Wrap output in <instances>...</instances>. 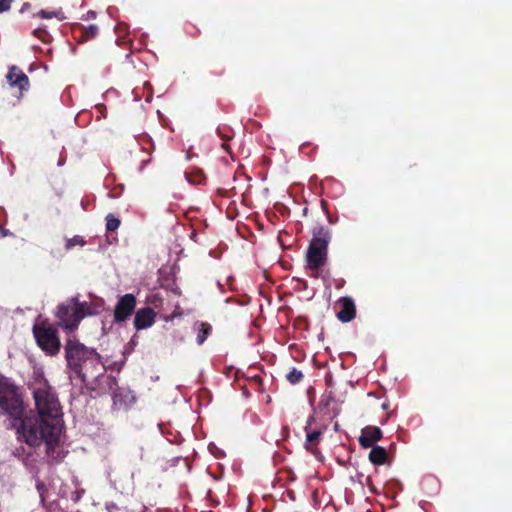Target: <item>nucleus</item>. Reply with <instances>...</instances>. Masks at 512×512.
Listing matches in <instances>:
<instances>
[{"instance_id":"423d86ee","label":"nucleus","mask_w":512,"mask_h":512,"mask_svg":"<svg viewBox=\"0 0 512 512\" xmlns=\"http://www.w3.org/2000/svg\"><path fill=\"white\" fill-rule=\"evenodd\" d=\"M315 422L314 416H309L306 426L304 428L306 432V439L304 443V448L306 451L315 456V458L319 459L321 456V452L318 448V445L321 442L322 435L326 430V427L311 429L312 424Z\"/></svg>"},{"instance_id":"4be33fe9","label":"nucleus","mask_w":512,"mask_h":512,"mask_svg":"<svg viewBox=\"0 0 512 512\" xmlns=\"http://www.w3.org/2000/svg\"><path fill=\"white\" fill-rule=\"evenodd\" d=\"M13 0H0V13L7 12L11 9Z\"/></svg>"},{"instance_id":"5701e85b","label":"nucleus","mask_w":512,"mask_h":512,"mask_svg":"<svg viewBox=\"0 0 512 512\" xmlns=\"http://www.w3.org/2000/svg\"><path fill=\"white\" fill-rule=\"evenodd\" d=\"M366 486L369 488V490L373 493V494H377L378 491H377V488L375 487L374 483H373V480L371 478V476H368L366 478V482H365Z\"/></svg>"},{"instance_id":"2eb2a0df","label":"nucleus","mask_w":512,"mask_h":512,"mask_svg":"<svg viewBox=\"0 0 512 512\" xmlns=\"http://www.w3.org/2000/svg\"><path fill=\"white\" fill-rule=\"evenodd\" d=\"M33 17H39L42 19H51V18H57L59 21H63L66 19V16L64 15L63 11L61 9L54 10V11H48L45 9H42L35 13Z\"/></svg>"},{"instance_id":"9d476101","label":"nucleus","mask_w":512,"mask_h":512,"mask_svg":"<svg viewBox=\"0 0 512 512\" xmlns=\"http://www.w3.org/2000/svg\"><path fill=\"white\" fill-rule=\"evenodd\" d=\"M156 313L151 307L140 308L134 317V327L136 330H143L151 327L155 323Z\"/></svg>"},{"instance_id":"a211bd4d","label":"nucleus","mask_w":512,"mask_h":512,"mask_svg":"<svg viewBox=\"0 0 512 512\" xmlns=\"http://www.w3.org/2000/svg\"><path fill=\"white\" fill-rule=\"evenodd\" d=\"M120 224V219L115 217L113 214H108L106 216V230L108 232H114L119 228Z\"/></svg>"},{"instance_id":"7ed1b4c3","label":"nucleus","mask_w":512,"mask_h":512,"mask_svg":"<svg viewBox=\"0 0 512 512\" xmlns=\"http://www.w3.org/2000/svg\"><path fill=\"white\" fill-rule=\"evenodd\" d=\"M312 235L306 253V267L310 270L311 277L318 278L321 268L327 262L331 232L323 226H317L313 229Z\"/></svg>"},{"instance_id":"f8f14e48","label":"nucleus","mask_w":512,"mask_h":512,"mask_svg":"<svg viewBox=\"0 0 512 512\" xmlns=\"http://www.w3.org/2000/svg\"><path fill=\"white\" fill-rule=\"evenodd\" d=\"M338 303L340 310L337 312V318L343 323L353 320L356 314L354 301L349 297H342Z\"/></svg>"},{"instance_id":"39448f33","label":"nucleus","mask_w":512,"mask_h":512,"mask_svg":"<svg viewBox=\"0 0 512 512\" xmlns=\"http://www.w3.org/2000/svg\"><path fill=\"white\" fill-rule=\"evenodd\" d=\"M33 335L37 345L49 356H56L61 348L58 331L46 322L33 326Z\"/></svg>"},{"instance_id":"f3484780","label":"nucleus","mask_w":512,"mask_h":512,"mask_svg":"<svg viewBox=\"0 0 512 512\" xmlns=\"http://www.w3.org/2000/svg\"><path fill=\"white\" fill-rule=\"evenodd\" d=\"M304 378V375L302 371L298 370L297 368H292L287 374L286 379L287 381L292 384H298L300 383Z\"/></svg>"},{"instance_id":"dca6fc26","label":"nucleus","mask_w":512,"mask_h":512,"mask_svg":"<svg viewBox=\"0 0 512 512\" xmlns=\"http://www.w3.org/2000/svg\"><path fill=\"white\" fill-rule=\"evenodd\" d=\"M211 332V325L209 323L202 322L198 329V334L196 338L197 344L202 345L206 341Z\"/></svg>"},{"instance_id":"393cba45","label":"nucleus","mask_w":512,"mask_h":512,"mask_svg":"<svg viewBox=\"0 0 512 512\" xmlns=\"http://www.w3.org/2000/svg\"><path fill=\"white\" fill-rule=\"evenodd\" d=\"M96 17V12L93 11V10H89L84 16H83V19L85 20H89V19H93Z\"/></svg>"},{"instance_id":"a878e982","label":"nucleus","mask_w":512,"mask_h":512,"mask_svg":"<svg viewBox=\"0 0 512 512\" xmlns=\"http://www.w3.org/2000/svg\"><path fill=\"white\" fill-rule=\"evenodd\" d=\"M321 207L323 208V210H326L327 202L325 200H321Z\"/></svg>"},{"instance_id":"b1692460","label":"nucleus","mask_w":512,"mask_h":512,"mask_svg":"<svg viewBox=\"0 0 512 512\" xmlns=\"http://www.w3.org/2000/svg\"><path fill=\"white\" fill-rule=\"evenodd\" d=\"M217 133L220 135V137H222L223 139H225V141L222 143V148L226 151L229 150V144L227 143V140L230 139V137H224L222 136V134L220 133V129H217Z\"/></svg>"},{"instance_id":"ddd939ff","label":"nucleus","mask_w":512,"mask_h":512,"mask_svg":"<svg viewBox=\"0 0 512 512\" xmlns=\"http://www.w3.org/2000/svg\"><path fill=\"white\" fill-rule=\"evenodd\" d=\"M369 453V461L376 466L384 465L388 460V453L384 447L372 446Z\"/></svg>"},{"instance_id":"f03ea898","label":"nucleus","mask_w":512,"mask_h":512,"mask_svg":"<svg viewBox=\"0 0 512 512\" xmlns=\"http://www.w3.org/2000/svg\"><path fill=\"white\" fill-rule=\"evenodd\" d=\"M65 359L67 367L81 379L82 382L87 380V366H97L100 364V355L93 348L86 347L79 340L73 338L68 339L64 346Z\"/></svg>"},{"instance_id":"f257e3e1","label":"nucleus","mask_w":512,"mask_h":512,"mask_svg":"<svg viewBox=\"0 0 512 512\" xmlns=\"http://www.w3.org/2000/svg\"><path fill=\"white\" fill-rule=\"evenodd\" d=\"M33 397L37 415H25L17 388L6 380H0V408L11 417V427L16 430L18 439L30 447L44 443L47 455L60 461L64 458L59 450L63 430L60 402L46 382L34 389Z\"/></svg>"},{"instance_id":"1a4fd4ad","label":"nucleus","mask_w":512,"mask_h":512,"mask_svg":"<svg viewBox=\"0 0 512 512\" xmlns=\"http://www.w3.org/2000/svg\"><path fill=\"white\" fill-rule=\"evenodd\" d=\"M383 437L382 430L377 426L368 425L361 430V435L358 439L362 448H370L374 443L381 440Z\"/></svg>"},{"instance_id":"4468645a","label":"nucleus","mask_w":512,"mask_h":512,"mask_svg":"<svg viewBox=\"0 0 512 512\" xmlns=\"http://www.w3.org/2000/svg\"><path fill=\"white\" fill-rule=\"evenodd\" d=\"M129 396H130V392L127 389L117 387L116 389L113 390V393H112V399H113L114 406L119 407V408L126 407L128 404L127 398Z\"/></svg>"},{"instance_id":"aec40b11","label":"nucleus","mask_w":512,"mask_h":512,"mask_svg":"<svg viewBox=\"0 0 512 512\" xmlns=\"http://www.w3.org/2000/svg\"><path fill=\"white\" fill-rule=\"evenodd\" d=\"M32 34L43 42H47L48 38H50L49 33L44 27L34 29Z\"/></svg>"},{"instance_id":"6e6552de","label":"nucleus","mask_w":512,"mask_h":512,"mask_svg":"<svg viewBox=\"0 0 512 512\" xmlns=\"http://www.w3.org/2000/svg\"><path fill=\"white\" fill-rule=\"evenodd\" d=\"M71 29L75 40L79 44L93 40L99 33V27L96 24L86 26L81 23H73Z\"/></svg>"},{"instance_id":"9b49d317","label":"nucleus","mask_w":512,"mask_h":512,"mask_svg":"<svg viewBox=\"0 0 512 512\" xmlns=\"http://www.w3.org/2000/svg\"><path fill=\"white\" fill-rule=\"evenodd\" d=\"M6 78L8 83L13 87H18L21 93L29 88L28 76L17 66L10 67Z\"/></svg>"},{"instance_id":"20e7f679","label":"nucleus","mask_w":512,"mask_h":512,"mask_svg":"<svg viewBox=\"0 0 512 512\" xmlns=\"http://www.w3.org/2000/svg\"><path fill=\"white\" fill-rule=\"evenodd\" d=\"M98 313L95 304L81 302L78 297H72L58 305L56 316L66 329L75 330L83 318Z\"/></svg>"},{"instance_id":"6ab92c4d","label":"nucleus","mask_w":512,"mask_h":512,"mask_svg":"<svg viewBox=\"0 0 512 512\" xmlns=\"http://www.w3.org/2000/svg\"><path fill=\"white\" fill-rule=\"evenodd\" d=\"M76 245L84 246L85 245V240L81 236L76 235V236H74V237H72L70 239H67L66 244H65V248L67 250H70V249H72Z\"/></svg>"},{"instance_id":"0eeeda50","label":"nucleus","mask_w":512,"mask_h":512,"mask_svg":"<svg viewBox=\"0 0 512 512\" xmlns=\"http://www.w3.org/2000/svg\"><path fill=\"white\" fill-rule=\"evenodd\" d=\"M136 303V297L131 293L121 296L114 309V321H126L135 310Z\"/></svg>"},{"instance_id":"bb28decb","label":"nucleus","mask_w":512,"mask_h":512,"mask_svg":"<svg viewBox=\"0 0 512 512\" xmlns=\"http://www.w3.org/2000/svg\"><path fill=\"white\" fill-rule=\"evenodd\" d=\"M30 6L29 3H25L23 6H22V9H21V12L24 11V9H28V7Z\"/></svg>"},{"instance_id":"412c9836","label":"nucleus","mask_w":512,"mask_h":512,"mask_svg":"<svg viewBox=\"0 0 512 512\" xmlns=\"http://www.w3.org/2000/svg\"><path fill=\"white\" fill-rule=\"evenodd\" d=\"M107 511L108 512H128L126 507L119 506L116 503H109V504H107Z\"/></svg>"}]
</instances>
